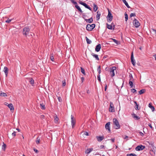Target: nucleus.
I'll use <instances>...</instances> for the list:
<instances>
[{"instance_id":"f257e3e1","label":"nucleus","mask_w":156,"mask_h":156,"mask_svg":"<svg viewBox=\"0 0 156 156\" xmlns=\"http://www.w3.org/2000/svg\"><path fill=\"white\" fill-rule=\"evenodd\" d=\"M95 24H92L91 25L88 24L86 26V30L88 31L92 30L95 27Z\"/></svg>"},{"instance_id":"f03ea898","label":"nucleus","mask_w":156,"mask_h":156,"mask_svg":"<svg viewBox=\"0 0 156 156\" xmlns=\"http://www.w3.org/2000/svg\"><path fill=\"white\" fill-rule=\"evenodd\" d=\"M71 2L75 5V7L81 13H83V12L80 8V7L78 5L77 2L75 1L74 0H70Z\"/></svg>"},{"instance_id":"7ed1b4c3","label":"nucleus","mask_w":156,"mask_h":156,"mask_svg":"<svg viewBox=\"0 0 156 156\" xmlns=\"http://www.w3.org/2000/svg\"><path fill=\"white\" fill-rule=\"evenodd\" d=\"M108 14L107 17V20L108 22H109L112 20L113 16L110 11L109 9H108Z\"/></svg>"},{"instance_id":"20e7f679","label":"nucleus","mask_w":156,"mask_h":156,"mask_svg":"<svg viewBox=\"0 0 156 156\" xmlns=\"http://www.w3.org/2000/svg\"><path fill=\"white\" fill-rule=\"evenodd\" d=\"M113 123L114 125H115L116 127L115 129H119L120 128V125L119 124L118 121L116 118L113 119Z\"/></svg>"},{"instance_id":"39448f33","label":"nucleus","mask_w":156,"mask_h":156,"mask_svg":"<svg viewBox=\"0 0 156 156\" xmlns=\"http://www.w3.org/2000/svg\"><path fill=\"white\" fill-rule=\"evenodd\" d=\"M30 30V29L28 27H24L23 30V35H25V36H26L29 33Z\"/></svg>"},{"instance_id":"423d86ee","label":"nucleus","mask_w":156,"mask_h":156,"mask_svg":"<svg viewBox=\"0 0 156 156\" xmlns=\"http://www.w3.org/2000/svg\"><path fill=\"white\" fill-rule=\"evenodd\" d=\"M79 3L84 6L86 8L89 9L90 11H92V8L90 7L88 5L83 2L80 1L79 2Z\"/></svg>"},{"instance_id":"0eeeda50","label":"nucleus","mask_w":156,"mask_h":156,"mask_svg":"<svg viewBox=\"0 0 156 156\" xmlns=\"http://www.w3.org/2000/svg\"><path fill=\"white\" fill-rule=\"evenodd\" d=\"M116 68L115 66H113L110 68V72L111 73V77H113L115 76L114 70H115Z\"/></svg>"},{"instance_id":"6e6552de","label":"nucleus","mask_w":156,"mask_h":156,"mask_svg":"<svg viewBox=\"0 0 156 156\" xmlns=\"http://www.w3.org/2000/svg\"><path fill=\"white\" fill-rule=\"evenodd\" d=\"M145 147L144 146L142 145L137 146L135 148V150L137 151H140L144 149Z\"/></svg>"},{"instance_id":"1a4fd4ad","label":"nucleus","mask_w":156,"mask_h":156,"mask_svg":"<svg viewBox=\"0 0 156 156\" xmlns=\"http://www.w3.org/2000/svg\"><path fill=\"white\" fill-rule=\"evenodd\" d=\"M71 122L72 128H73L76 123V120L74 118L73 116L72 115H71Z\"/></svg>"},{"instance_id":"9d476101","label":"nucleus","mask_w":156,"mask_h":156,"mask_svg":"<svg viewBox=\"0 0 156 156\" xmlns=\"http://www.w3.org/2000/svg\"><path fill=\"white\" fill-rule=\"evenodd\" d=\"M131 62L132 63V64L133 65V66H135L136 64V62L134 59L133 52H132L131 54Z\"/></svg>"},{"instance_id":"9b49d317","label":"nucleus","mask_w":156,"mask_h":156,"mask_svg":"<svg viewBox=\"0 0 156 156\" xmlns=\"http://www.w3.org/2000/svg\"><path fill=\"white\" fill-rule=\"evenodd\" d=\"M133 23L136 27H138L140 25V23L139 21L136 19H134L133 21Z\"/></svg>"},{"instance_id":"f8f14e48","label":"nucleus","mask_w":156,"mask_h":156,"mask_svg":"<svg viewBox=\"0 0 156 156\" xmlns=\"http://www.w3.org/2000/svg\"><path fill=\"white\" fill-rule=\"evenodd\" d=\"M97 140L98 142H101L102 140H103L105 138V137L104 136H96V137Z\"/></svg>"},{"instance_id":"ddd939ff","label":"nucleus","mask_w":156,"mask_h":156,"mask_svg":"<svg viewBox=\"0 0 156 156\" xmlns=\"http://www.w3.org/2000/svg\"><path fill=\"white\" fill-rule=\"evenodd\" d=\"M110 122H108L106 123L105 125V128L106 129L108 130L109 133L111 132V130L110 128Z\"/></svg>"},{"instance_id":"4468645a","label":"nucleus","mask_w":156,"mask_h":156,"mask_svg":"<svg viewBox=\"0 0 156 156\" xmlns=\"http://www.w3.org/2000/svg\"><path fill=\"white\" fill-rule=\"evenodd\" d=\"M101 48V44H98L96 46L95 48V50L97 52H98L100 51Z\"/></svg>"},{"instance_id":"2eb2a0df","label":"nucleus","mask_w":156,"mask_h":156,"mask_svg":"<svg viewBox=\"0 0 156 156\" xmlns=\"http://www.w3.org/2000/svg\"><path fill=\"white\" fill-rule=\"evenodd\" d=\"M131 115L133 117L135 120H138L140 119V117L136 115L134 113H133Z\"/></svg>"},{"instance_id":"dca6fc26","label":"nucleus","mask_w":156,"mask_h":156,"mask_svg":"<svg viewBox=\"0 0 156 156\" xmlns=\"http://www.w3.org/2000/svg\"><path fill=\"white\" fill-rule=\"evenodd\" d=\"M8 71H9V69L8 67H7L6 66H5L4 67V71L5 72V76L6 77L7 76L8 74Z\"/></svg>"},{"instance_id":"f3484780","label":"nucleus","mask_w":156,"mask_h":156,"mask_svg":"<svg viewBox=\"0 0 156 156\" xmlns=\"http://www.w3.org/2000/svg\"><path fill=\"white\" fill-rule=\"evenodd\" d=\"M7 106L10 109L11 112L14 110V108L13 105L12 104L10 103L9 104H8Z\"/></svg>"},{"instance_id":"a211bd4d","label":"nucleus","mask_w":156,"mask_h":156,"mask_svg":"<svg viewBox=\"0 0 156 156\" xmlns=\"http://www.w3.org/2000/svg\"><path fill=\"white\" fill-rule=\"evenodd\" d=\"M155 150H152V149H151L150 150V154L152 156H154L155 155Z\"/></svg>"},{"instance_id":"6ab92c4d","label":"nucleus","mask_w":156,"mask_h":156,"mask_svg":"<svg viewBox=\"0 0 156 156\" xmlns=\"http://www.w3.org/2000/svg\"><path fill=\"white\" fill-rule=\"evenodd\" d=\"M85 20L87 22L89 23H91L93 22V17H91L90 18L88 19H85Z\"/></svg>"},{"instance_id":"aec40b11","label":"nucleus","mask_w":156,"mask_h":156,"mask_svg":"<svg viewBox=\"0 0 156 156\" xmlns=\"http://www.w3.org/2000/svg\"><path fill=\"white\" fill-rule=\"evenodd\" d=\"M91 55L93 56L94 58H95L96 60H99V59L98 57V55L95 54L94 53H92L91 54Z\"/></svg>"},{"instance_id":"412c9836","label":"nucleus","mask_w":156,"mask_h":156,"mask_svg":"<svg viewBox=\"0 0 156 156\" xmlns=\"http://www.w3.org/2000/svg\"><path fill=\"white\" fill-rule=\"evenodd\" d=\"M97 14L96 16V19L97 20H98L100 18V16H101L100 12L98 11L97 12Z\"/></svg>"},{"instance_id":"4be33fe9","label":"nucleus","mask_w":156,"mask_h":156,"mask_svg":"<svg viewBox=\"0 0 156 156\" xmlns=\"http://www.w3.org/2000/svg\"><path fill=\"white\" fill-rule=\"evenodd\" d=\"M109 111L110 112H115V109L114 107L109 106Z\"/></svg>"},{"instance_id":"5701e85b","label":"nucleus","mask_w":156,"mask_h":156,"mask_svg":"<svg viewBox=\"0 0 156 156\" xmlns=\"http://www.w3.org/2000/svg\"><path fill=\"white\" fill-rule=\"evenodd\" d=\"M148 106L150 108H151L152 112H153L154 111L155 108L152 105V104L151 103H150L149 104Z\"/></svg>"},{"instance_id":"b1692460","label":"nucleus","mask_w":156,"mask_h":156,"mask_svg":"<svg viewBox=\"0 0 156 156\" xmlns=\"http://www.w3.org/2000/svg\"><path fill=\"white\" fill-rule=\"evenodd\" d=\"M122 2L125 4L126 6L128 8H130V7L128 3L126 2V0H122Z\"/></svg>"},{"instance_id":"393cba45","label":"nucleus","mask_w":156,"mask_h":156,"mask_svg":"<svg viewBox=\"0 0 156 156\" xmlns=\"http://www.w3.org/2000/svg\"><path fill=\"white\" fill-rule=\"evenodd\" d=\"M93 150V149L92 148H88L87 150V152H85V153H87V154H89Z\"/></svg>"},{"instance_id":"a878e982","label":"nucleus","mask_w":156,"mask_h":156,"mask_svg":"<svg viewBox=\"0 0 156 156\" xmlns=\"http://www.w3.org/2000/svg\"><path fill=\"white\" fill-rule=\"evenodd\" d=\"M106 26H106L107 28H108V29H109V30H114V28H112V27L111 25H110L108 24V23H107Z\"/></svg>"},{"instance_id":"bb28decb","label":"nucleus","mask_w":156,"mask_h":156,"mask_svg":"<svg viewBox=\"0 0 156 156\" xmlns=\"http://www.w3.org/2000/svg\"><path fill=\"white\" fill-rule=\"evenodd\" d=\"M134 103L135 104V109L136 110H139L140 109V108H138V105L137 104L136 101H134Z\"/></svg>"},{"instance_id":"cd10ccee","label":"nucleus","mask_w":156,"mask_h":156,"mask_svg":"<svg viewBox=\"0 0 156 156\" xmlns=\"http://www.w3.org/2000/svg\"><path fill=\"white\" fill-rule=\"evenodd\" d=\"M146 91V90L145 89H142L139 91V92L140 94H142L144 93Z\"/></svg>"},{"instance_id":"c85d7f7f","label":"nucleus","mask_w":156,"mask_h":156,"mask_svg":"<svg viewBox=\"0 0 156 156\" xmlns=\"http://www.w3.org/2000/svg\"><path fill=\"white\" fill-rule=\"evenodd\" d=\"M98 6L95 4H94V12H96L98 9Z\"/></svg>"},{"instance_id":"c756f323","label":"nucleus","mask_w":156,"mask_h":156,"mask_svg":"<svg viewBox=\"0 0 156 156\" xmlns=\"http://www.w3.org/2000/svg\"><path fill=\"white\" fill-rule=\"evenodd\" d=\"M40 105L41 109L44 110L45 109V105L43 103H41Z\"/></svg>"},{"instance_id":"7c9ffc66","label":"nucleus","mask_w":156,"mask_h":156,"mask_svg":"<svg viewBox=\"0 0 156 156\" xmlns=\"http://www.w3.org/2000/svg\"><path fill=\"white\" fill-rule=\"evenodd\" d=\"M3 144L2 146V150L3 151H5V149H6V144L4 143V142H3Z\"/></svg>"},{"instance_id":"2f4dec72","label":"nucleus","mask_w":156,"mask_h":156,"mask_svg":"<svg viewBox=\"0 0 156 156\" xmlns=\"http://www.w3.org/2000/svg\"><path fill=\"white\" fill-rule=\"evenodd\" d=\"M0 96L2 97H5L7 96V94L5 93L2 92L1 91L0 92Z\"/></svg>"},{"instance_id":"473e14b6","label":"nucleus","mask_w":156,"mask_h":156,"mask_svg":"<svg viewBox=\"0 0 156 156\" xmlns=\"http://www.w3.org/2000/svg\"><path fill=\"white\" fill-rule=\"evenodd\" d=\"M80 70L81 73L84 75H86V73H85V69L82 67H80Z\"/></svg>"},{"instance_id":"72a5a7b5","label":"nucleus","mask_w":156,"mask_h":156,"mask_svg":"<svg viewBox=\"0 0 156 156\" xmlns=\"http://www.w3.org/2000/svg\"><path fill=\"white\" fill-rule=\"evenodd\" d=\"M86 39L87 43L88 44H90L91 43V41L89 40L87 37H86Z\"/></svg>"},{"instance_id":"f704fd0d","label":"nucleus","mask_w":156,"mask_h":156,"mask_svg":"<svg viewBox=\"0 0 156 156\" xmlns=\"http://www.w3.org/2000/svg\"><path fill=\"white\" fill-rule=\"evenodd\" d=\"M54 55L53 53H51L50 54V59L52 61H54V59L53 57Z\"/></svg>"},{"instance_id":"c9c22d12","label":"nucleus","mask_w":156,"mask_h":156,"mask_svg":"<svg viewBox=\"0 0 156 156\" xmlns=\"http://www.w3.org/2000/svg\"><path fill=\"white\" fill-rule=\"evenodd\" d=\"M29 82L30 84H32V85L34 83V80L32 78H31L29 79Z\"/></svg>"},{"instance_id":"e433bc0d","label":"nucleus","mask_w":156,"mask_h":156,"mask_svg":"<svg viewBox=\"0 0 156 156\" xmlns=\"http://www.w3.org/2000/svg\"><path fill=\"white\" fill-rule=\"evenodd\" d=\"M109 40H112L113 41H114L115 44H118V41L116 40L113 39L112 38H110L109 39Z\"/></svg>"},{"instance_id":"4c0bfd02","label":"nucleus","mask_w":156,"mask_h":156,"mask_svg":"<svg viewBox=\"0 0 156 156\" xmlns=\"http://www.w3.org/2000/svg\"><path fill=\"white\" fill-rule=\"evenodd\" d=\"M151 30L153 34L156 36V30L154 29H151Z\"/></svg>"},{"instance_id":"58836bf2","label":"nucleus","mask_w":156,"mask_h":156,"mask_svg":"<svg viewBox=\"0 0 156 156\" xmlns=\"http://www.w3.org/2000/svg\"><path fill=\"white\" fill-rule=\"evenodd\" d=\"M129 85L131 88H132L133 86V82L131 81H129Z\"/></svg>"},{"instance_id":"ea45409f","label":"nucleus","mask_w":156,"mask_h":156,"mask_svg":"<svg viewBox=\"0 0 156 156\" xmlns=\"http://www.w3.org/2000/svg\"><path fill=\"white\" fill-rule=\"evenodd\" d=\"M125 21H127L128 19V15L126 13V12H125Z\"/></svg>"},{"instance_id":"a19ab883","label":"nucleus","mask_w":156,"mask_h":156,"mask_svg":"<svg viewBox=\"0 0 156 156\" xmlns=\"http://www.w3.org/2000/svg\"><path fill=\"white\" fill-rule=\"evenodd\" d=\"M58 120V118L57 117V116L56 115L55 117V119H54V121H55V122H57Z\"/></svg>"},{"instance_id":"79ce46f5","label":"nucleus","mask_w":156,"mask_h":156,"mask_svg":"<svg viewBox=\"0 0 156 156\" xmlns=\"http://www.w3.org/2000/svg\"><path fill=\"white\" fill-rule=\"evenodd\" d=\"M40 142V139L38 138V137H37L36 140V142L37 144H38Z\"/></svg>"},{"instance_id":"37998d69","label":"nucleus","mask_w":156,"mask_h":156,"mask_svg":"<svg viewBox=\"0 0 156 156\" xmlns=\"http://www.w3.org/2000/svg\"><path fill=\"white\" fill-rule=\"evenodd\" d=\"M66 80H64L63 81H62V86H65L66 85Z\"/></svg>"},{"instance_id":"c03bdc74","label":"nucleus","mask_w":156,"mask_h":156,"mask_svg":"<svg viewBox=\"0 0 156 156\" xmlns=\"http://www.w3.org/2000/svg\"><path fill=\"white\" fill-rule=\"evenodd\" d=\"M131 92L134 94H136V90L135 89H132L131 90Z\"/></svg>"},{"instance_id":"a18cd8bd","label":"nucleus","mask_w":156,"mask_h":156,"mask_svg":"<svg viewBox=\"0 0 156 156\" xmlns=\"http://www.w3.org/2000/svg\"><path fill=\"white\" fill-rule=\"evenodd\" d=\"M82 17L85 20V18L87 16V15H86V14L85 13H82Z\"/></svg>"},{"instance_id":"49530a36","label":"nucleus","mask_w":156,"mask_h":156,"mask_svg":"<svg viewBox=\"0 0 156 156\" xmlns=\"http://www.w3.org/2000/svg\"><path fill=\"white\" fill-rule=\"evenodd\" d=\"M136 16V14L135 13H132L130 14L129 17H131L133 16Z\"/></svg>"},{"instance_id":"de8ad7c7","label":"nucleus","mask_w":156,"mask_h":156,"mask_svg":"<svg viewBox=\"0 0 156 156\" xmlns=\"http://www.w3.org/2000/svg\"><path fill=\"white\" fill-rule=\"evenodd\" d=\"M97 78L98 81L99 82H101V78L100 75H98L97 76Z\"/></svg>"},{"instance_id":"09e8293b","label":"nucleus","mask_w":156,"mask_h":156,"mask_svg":"<svg viewBox=\"0 0 156 156\" xmlns=\"http://www.w3.org/2000/svg\"><path fill=\"white\" fill-rule=\"evenodd\" d=\"M58 99L59 102H62V99L60 97H58Z\"/></svg>"},{"instance_id":"8fccbe9b","label":"nucleus","mask_w":156,"mask_h":156,"mask_svg":"<svg viewBox=\"0 0 156 156\" xmlns=\"http://www.w3.org/2000/svg\"><path fill=\"white\" fill-rule=\"evenodd\" d=\"M111 26H112V28H114V30L115 29V24H114V23L112 22L111 23Z\"/></svg>"},{"instance_id":"3c124183","label":"nucleus","mask_w":156,"mask_h":156,"mask_svg":"<svg viewBox=\"0 0 156 156\" xmlns=\"http://www.w3.org/2000/svg\"><path fill=\"white\" fill-rule=\"evenodd\" d=\"M11 19L9 20V19H8L7 20H6L5 21V22L6 23H9L11 22Z\"/></svg>"},{"instance_id":"603ef678","label":"nucleus","mask_w":156,"mask_h":156,"mask_svg":"<svg viewBox=\"0 0 156 156\" xmlns=\"http://www.w3.org/2000/svg\"><path fill=\"white\" fill-rule=\"evenodd\" d=\"M101 70V66H98V67L97 69V71H99L100 70Z\"/></svg>"},{"instance_id":"864d4df0","label":"nucleus","mask_w":156,"mask_h":156,"mask_svg":"<svg viewBox=\"0 0 156 156\" xmlns=\"http://www.w3.org/2000/svg\"><path fill=\"white\" fill-rule=\"evenodd\" d=\"M34 150L36 153H38L39 152L35 148H34Z\"/></svg>"},{"instance_id":"5fc2aeb1","label":"nucleus","mask_w":156,"mask_h":156,"mask_svg":"<svg viewBox=\"0 0 156 156\" xmlns=\"http://www.w3.org/2000/svg\"><path fill=\"white\" fill-rule=\"evenodd\" d=\"M16 132H14L12 133V135L13 136H15L16 135Z\"/></svg>"},{"instance_id":"6e6d98bb","label":"nucleus","mask_w":156,"mask_h":156,"mask_svg":"<svg viewBox=\"0 0 156 156\" xmlns=\"http://www.w3.org/2000/svg\"><path fill=\"white\" fill-rule=\"evenodd\" d=\"M84 134L85 135H86L87 136H88L89 135V134H88V133L87 132H85L84 133Z\"/></svg>"},{"instance_id":"4d7b16f0","label":"nucleus","mask_w":156,"mask_h":156,"mask_svg":"<svg viewBox=\"0 0 156 156\" xmlns=\"http://www.w3.org/2000/svg\"><path fill=\"white\" fill-rule=\"evenodd\" d=\"M149 144L151 145L152 147H153V146H154V142L151 141L150 144L149 143Z\"/></svg>"},{"instance_id":"13d9d810","label":"nucleus","mask_w":156,"mask_h":156,"mask_svg":"<svg viewBox=\"0 0 156 156\" xmlns=\"http://www.w3.org/2000/svg\"><path fill=\"white\" fill-rule=\"evenodd\" d=\"M112 141V142L113 143L115 142V139L114 138H112L110 140Z\"/></svg>"},{"instance_id":"bf43d9fd","label":"nucleus","mask_w":156,"mask_h":156,"mask_svg":"<svg viewBox=\"0 0 156 156\" xmlns=\"http://www.w3.org/2000/svg\"><path fill=\"white\" fill-rule=\"evenodd\" d=\"M148 126L150 127L151 129L153 128V127H152V126H151V123H149L148 124Z\"/></svg>"},{"instance_id":"052dcab7","label":"nucleus","mask_w":156,"mask_h":156,"mask_svg":"<svg viewBox=\"0 0 156 156\" xmlns=\"http://www.w3.org/2000/svg\"><path fill=\"white\" fill-rule=\"evenodd\" d=\"M100 147L101 149H104L105 148V146L103 145H101L100 146Z\"/></svg>"},{"instance_id":"680f3d73","label":"nucleus","mask_w":156,"mask_h":156,"mask_svg":"<svg viewBox=\"0 0 156 156\" xmlns=\"http://www.w3.org/2000/svg\"><path fill=\"white\" fill-rule=\"evenodd\" d=\"M109 106L114 107V105L112 102H110Z\"/></svg>"},{"instance_id":"e2e57ef3","label":"nucleus","mask_w":156,"mask_h":156,"mask_svg":"<svg viewBox=\"0 0 156 156\" xmlns=\"http://www.w3.org/2000/svg\"><path fill=\"white\" fill-rule=\"evenodd\" d=\"M133 153L128 154L126 155V156H132Z\"/></svg>"},{"instance_id":"0e129e2a","label":"nucleus","mask_w":156,"mask_h":156,"mask_svg":"<svg viewBox=\"0 0 156 156\" xmlns=\"http://www.w3.org/2000/svg\"><path fill=\"white\" fill-rule=\"evenodd\" d=\"M139 133L140 134V135L142 136H143L144 135V134L141 132H139Z\"/></svg>"},{"instance_id":"69168bd1","label":"nucleus","mask_w":156,"mask_h":156,"mask_svg":"<svg viewBox=\"0 0 156 156\" xmlns=\"http://www.w3.org/2000/svg\"><path fill=\"white\" fill-rule=\"evenodd\" d=\"M134 79L133 78H130L129 81H131L132 82H133V81H134Z\"/></svg>"},{"instance_id":"338daca9","label":"nucleus","mask_w":156,"mask_h":156,"mask_svg":"<svg viewBox=\"0 0 156 156\" xmlns=\"http://www.w3.org/2000/svg\"><path fill=\"white\" fill-rule=\"evenodd\" d=\"M129 76L130 78H133V76L132 74L130 73L129 74Z\"/></svg>"},{"instance_id":"774afa93","label":"nucleus","mask_w":156,"mask_h":156,"mask_svg":"<svg viewBox=\"0 0 156 156\" xmlns=\"http://www.w3.org/2000/svg\"><path fill=\"white\" fill-rule=\"evenodd\" d=\"M108 57V55H105L103 57V58L105 59Z\"/></svg>"}]
</instances>
